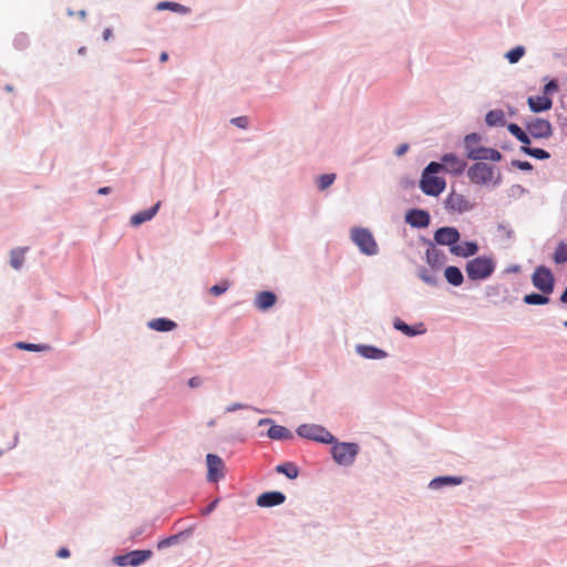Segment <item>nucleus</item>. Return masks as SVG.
Here are the masks:
<instances>
[{
	"instance_id": "nucleus-31",
	"label": "nucleus",
	"mask_w": 567,
	"mask_h": 567,
	"mask_svg": "<svg viewBox=\"0 0 567 567\" xmlns=\"http://www.w3.org/2000/svg\"><path fill=\"white\" fill-rule=\"evenodd\" d=\"M520 151L537 159H547L550 156L549 153L543 148H532L529 146H522Z\"/></svg>"
},
{
	"instance_id": "nucleus-52",
	"label": "nucleus",
	"mask_w": 567,
	"mask_h": 567,
	"mask_svg": "<svg viewBox=\"0 0 567 567\" xmlns=\"http://www.w3.org/2000/svg\"><path fill=\"white\" fill-rule=\"evenodd\" d=\"M172 539L171 538H167V539H163L158 543L157 547L158 548H164L166 546H168L171 544Z\"/></svg>"
},
{
	"instance_id": "nucleus-29",
	"label": "nucleus",
	"mask_w": 567,
	"mask_h": 567,
	"mask_svg": "<svg viewBox=\"0 0 567 567\" xmlns=\"http://www.w3.org/2000/svg\"><path fill=\"white\" fill-rule=\"evenodd\" d=\"M276 471L280 474L286 475L290 480L297 478L299 475V468L297 467L296 464H293L291 462H286V463L279 464L276 467Z\"/></svg>"
},
{
	"instance_id": "nucleus-18",
	"label": "nucleus",
	"mask_w": 567,
	"mask_h": 567,
	"mask_svg": "<svg viewBox=\"0 0 567 567\" xmlns=\"http://www.w3.org/2000/svg\"><path fill=\"white\" fill-rule=\"evenodd\" d=\"M277 297L271 291H261L257 295L255 305L258 309L265 311L276 303Z\"/></svg>"
},
{
	"instance_id": "nucleus-41",
	"label": "nucleus",
	"mask_w": 567,
	"mask_h": 567,
	"mask_svg": "<svg viewBox=\"0 0 567 567\" xmlns=\"http://www.w3.org/2000/svg\"><path fill=\"white\" fill-rule=\"evenodd\" d=\"M557 90H558V85H557L556 81L551 80L547 84H545V86L543 89V93H544V95L547 96L548 94L555 93Z\"/></svg>"
},
{
	"instance_id": "nucleus-56",
	"label": "nucleus",
	"mask_w": 567,
	"mask_h": 567,
	"mask_svg": "<svg viewBox=\"0 0 567 567\" xmlns=\"http://www.w3.org/2000/svg\"><path fill=\"white\" fill-rule=\"evenodd\" d=\"M168 60V54L166 52H162L159 55L161 62H166Z\"/></svg>"
},
{
	"instance_id": "nucleus-44",
	"label": "nucleus",
	"mask_w": 567,
	"mask_h": 567,
	"mask_svg": "<svg viewBox=\"0 0 567 567\" xmlns=\"http://www.w3.org/2000/svg\"><path fill=\"white\" fill-rule=\"evenodd\" d=\"M507 130H508V131H509V133H511L512 135H514L515 137H517V136L519 135V133H522V132H523V128H522L519 125L515 124V123H511V124H508V125H507Z\"/></svg>"
},
{
	"instance_id": "nucleus-17",
	"label": "nucleus",
	"mask_w": 567,
	"mask_h": 567,
	"mask_svg": "<svg viewBox=\"0 0 567 567\" xmlns=\"http://www.w3.org/2000/svg\"><path fill=\"white\" fill-rule=\"evenodd\" d=\"M161 203L157 202L153 207L138 212L131 217V224L133 226H140L141 224L151 220L157 213Z\"/></svg>"
},
{
	"instance_id": "nucleus-13",
	"label": "nucleus",
	"mask_w": 567,
	"mask_h": 567,
	"mask_svg": "<svg viewBox=\"0 0 567 567\" xmlns=\"http://www.w3.org/2000/svg\"><path fill=\"white\" fill-rule=\"evenodd\" d=\"M434 239L440 245L452 247L460 240V233L453 227H442L435 231Z\"/></svg>"
},
{
	"instance_id": "nucleus-6",
	"label": "nucleus",
	"mask_w": 567,
	"mask_h": 567,
	"mask_svg": "<svg viewBox=\"0 0 567 567\" xmlns=\"http://www.w3.org/2000/svg\"><path fill=\"white\" fill-rule=\"evenodd\" d=\"M358 452L359 446L355 443H337L331 449L333 460L340 465L352 464Z\"/></svg>"
},
{
	"instance_id": "nucleus-7",
	"label": "nucleus",
	"mask_w": 567,
	"mask_h": 567,
	"mask_svg": "<svg viewBox=\"0 0 567 567\" xmlns=\"http://www.w3.org/2000/svg\"><path fill=\"white\" fill-rule=\"evenodd\" d=\"M299 436L321 443H332L334 436L324 427L315 424H302L297 429Z\"/></svg>"
},
{
	"instance_id": "nucleus-39",
	"label": "nucleus",
	"mask_w": 567,
	"mask_h": 567,
	"mask_svg": "<svg viewBox=\"0 0 567 567\" xmlns=\"http://www.w3.org/2000/svg\"><path fill=\"white\" fill-rule=\"evenodd\" d=\"M157 9L158 10L169 9V10L176 11V12H186L187 11V9L184 6L176 3V2H167V1L159 2L157 4Z\"/></svg>"
},
{
	"instance_id": "nucleus-47",
	"label": "nucleus",
	"mask_w": 567,
	"mask_h": 567,
	"mask_svg": "<svg viewBox=\"0 0 567 567\" xmlns=\"http://www.w3.org/2000/svg\"><path fill=\"white\" fill-rule=\"evenodd\" d=\"M516 138L524 144L523 146H528V144L530 143L529 136L524 131L519 133V135Z\"/></svg>"
},
{
	"instance_id": "nucleus-38",
	"label": "nucleus",
	"mask_w": 567,
	"mask_h": 567,
	"mask_svg": "<svg viewBox=\"0 0 567 567\" xmlns=\"http://www.w3.org/2000/svg\"><path fill=\"white\" fill-rule=\"evenodd\" d=\"M420 278L429 285L435 286L437 284V277L434 271L427 269H421L419 272Z\"/></svg>"
},
{
	"instance_id": "nucleus-16",
	"label": "nucleus",
	"mask_w": 567,
	"mask_h": 567,
	"mask_svg": "<svg viewBox=\"0 0 567 567\" xmlns=\"http://www.w3.org/2000/svg\"><path fill=\"white\" fill-rule=\"evenodd\" d=\"M527 103H528L529 109L534 113H539V112L548 111L553 106L551 99L546 96V95H544V94L543 95H537V96H529L527 99Z\"/></svg>"
},
{
	"instance_id": "nucleus-10",
	"label": "nucleus",
	"mask_w": 567,
	"mask_h": 567,
	"mask_svg": "<svg viewBox=\"0 0 567 567\" xmlns=\"http://www.w3.org/2000/svg\"><path fill=\"white\" fill-rule=\"evenodd\" d=\"M445 207L447 210L462 214L471 210L474 204L465 195L451 192L445 199Z\"/></svg>"
},
{
	"instance_id": "nucleus-58",
	"label": "nucleus",
	"mask_w": 567,
	"mask_h": 567,
	"mask_svg": "<svg viewBox=\"0 0 567 567\" xmlns=\"http://www.w3.org/2000/svg\"><path fill=\"white\" fill-rule=\"evenodd\" d=\"M6 90H7V91H12V87H11L10 85H7V86H6Z\"/></svg>"
},
{
	"instance_id": "nucleus-40",
	"label": "nucleus",
	"mask_w": 567,
	"mask_h": 567,
	"mask_svg": "<svg viewBox=\"0 0 567 567\" xmlns=\"http://www.w3.org/2000/svg\"><path fill=\"white\" fill-rule=\"evenodd\" d=\"M230 287V284L228 280H223L220 284L218 285H214L213 287H210L209 289V292L213 295V296H220L223 295L224 292H226Z\"/></svg>"
},
{
	"instance_id": "nucleus-53",
	"label": "nucleus",
	"mask_w": 567,
	"mask_h": 567,
	"mask_svg": "<svg viewBox=\"0 0 567 567\" xmlns=\"http://www.w3.org/2000/svg\"><path fill=\"white\" fill-rule=\"evenodd\" d=\"M110 192H111V188H110V187H101V188L97 190V193H99L100 195H106V194H109Z\"/></svg>"
},
{
	"instance_id": "nucleus-28",
	"label": "nucleus",
	"mask_w": 567,
	"mask_h": 567,
	"mask_svg": "<svg viewBox=\"0 0 567 567\" xmlns=\"http://www.w3.org/2000/svg\"><path fill=\"white\" fill-rule=\"evenodd\" d=\"M28 248H14L10 252V265L14 269H20L24 261V255L27 252Z\"/></svg>"
},
{
	"instance_id": "nucleus-20",
	"label": "nucleus",
	"mask_w": 567,
	"mask_h": 567,
	"mask_svg": "<svg viewBox=\"0 0 567 567\" xmlns=\"http://www.w3.org/2000/svg\"><path fill=\"white\" fill-rule=\"evenodd\" d=\"M408 223L414 227H426L430 224V215L424 210H412L408 217Z\"/></svg>"
},
{
	"instance_id": "nucleus-23",
	"label": "nucleus",
	"mask_w": 567,
	"mask_h": 567,
	"mask_svg": "<svg viewBox=\"0 0 567 567\" xmlns=\"http://www.w3.org/2000/svg\"><path fill=\"white\" fill-rule=\"evenodd\" d=\"M444 277L449 284L457 287L463 284L464 277L462 271L455 266H449L444 270Z\"/></svg>"
},
{
	"instance_id": "nucleus-36",
	"label": "nucleus",
	"mask_w": 567,
	"mask_h": 567,
	"mask_svg": "<svg viewBox=\"0 0 567 567\" xmlns=\"http://www.w3.org/2000/svg\"><path fill=\"white\" fill-rule=\"evenodd\" d=\"M524 53L525 49L523 47H516L506 53V58L511 63H516L522 59Z\"/></svg>"
},
{
	"instance_id": "nucleus-12",
	"label": "nucleus",
	"mask_w": 567,
	"mask_h": 567,
	"mask_svg": "<svg viewBox=\"0 0 567 567\" xmlns=\"http://www.w3.org/2000/svg\"><path fill=\"white\" fill-rule=\"evenodd\" d=\"M207 480L209 482H217L224 476L225 464L223 460L215 454H207Z\"/></svg>"
},
{
	"instance_id": "nucleus-42",
	"label": "nucleus",
	"mask_w": 567,
	"mask_h": 567,
	"mask_svg": "<svg viewBox=\"0 0 567 567\" xmlns=\"http://www.w3.org/2000/svg\"><path fill=\"white\" fill-rule=\"evenodd\" d=\"M231 123L240 128H246L249 124V120L247 116H238V117H234L231 120Z\"/></svg>"
},
{
	"instance_id": "nucleus-57",
	"label": "nucleus",
	"mask_w": 567,
	"mask_h": 567,
	"mask_svg": "<svg viewBox=\"0 0 567 567\" xmlns=\"http://www.w3.org/2000/svg\"><path fill=\"white\" fill-rule=\"evenodd\" d=\"M269 422H270V420H268V419H264V420H260V421H259V424H260V425H262V424H265V423H269Z\"/></svg>"
},
{
	"instance_id": "nucleus-11",
	"label": "nucleus",
	"mask_w": 567,
	"mask_h": 567,
	"mask_svg": "<svg viewBox=\"0 0 567 567\" xmlns=\"http://www.w3.org/2000/svg\"><path fill=\"white\" fill-rule=\"evenodd\" d=\"M526 130L534 138H548L553 134V126L549 121L533 118L526 123Z\"/></svg>"
},
{
	"instance_id": "nucleus-9",
	"label": "nucleus",
	"mask_w": 567,
	"mask_h": 567,
	"mask_svg": "<svg viewBox=\"0 0 567 567\" xmlns=\"http://www.w3.org/2000/svg\"><path fill=\"white\" fill-rule=\"evenodd\" d=\"M441 172H445L451 175L458 176L463 174L466 168V162L453 153L445 154L441 157L439 163Z\"/></svg>"
},
{
	"instance_id": "nucleus-30",
	"label": "nucleus",
	"mask_w": 567,
	"mask_h": 567,
	"mask_svg": "<svg viewBox=\"0 0 567 567\" xmlns=\"http://www.w3.org/2000/svg\"><path fill=\"white\" fill-rule=\"evenodd\" d=\"M553 259L557 265L567 262V243L557 245Z\"/></svg>"
},
{
	"instance_id": "nucleus-26",
	"label": "nucleus",
	"mask_w": 567,
	"mask_h": 567,
	"mask_svg": "<svg viewBox=\"0 0 567 567\" xmlns=\"http://www.w3.org/2000/svg\"><path fill=\"white\" fill-rule=\"evenodd\" d=\"M485 122L489 126H503L505 124V114L502 110H492L486 114Z\"/></svg>"
},
{
	"instance_id": "nucleus-2",
	"label": "nucleus",
	"mask_w": 567,
	"mask_h": 567,
	"mask_svg": "<svg viewBox=\"0 0 567 567\" xmlns=\"http://www.w3.org/2000/svg\"><path fill=\"white\" fill-rule=\"evenodd\" d=\"M495 270V262L491 257L480 256L467 261L465 271L471 280L487 279Z\"/></svg>"
},
{
	"instance_id": "nucleus-32",
	"label": "nucleus",
	"mask_w": 567,
	"mask_h": 567,
	"mask_svg": "<svg viewBox=\"0 0 567 567\" xmlns=\"http://www.w3.org/2000/svg\"><path fill=\"white\" fill-rule=\"evenodd\" d=\"M524 302L527 305H546L549 302V298L546 295L533 292L524 297Z\"/></svg>"
},
{
	"instance_id": "nucleus-27",
	"label": "nucleus",
	"mask_w": 567,
	"mask_h": 567,
	"mask_svg": "<svg viewBox=\"0 0 567 567\" xmlns=\"http://www.w3.org/2000/svg\"><path fill=\"white\" fill-rule=\"evenodd\" d=\"M268 436L272 440H285L290 439L292 434L282 425H271L268 430Z\"/></svg>"
},
{
	"instance_id": "nucleus-59",
	"label": "nucleus",
	"mask_w": 567,
	"mask_h": 567,
	"mask_svg": "<svg viewBox=\"0 0 567 567\" xmlns=\"http://www.w3.org/2000/svg\"><path fill=\"white\" fill-rule=\"evenodd\" d=\"M564 326L567 328V320L564 322Z\"/></svg>"
},
{
	"instance_id": "nucleus-21",
	"label": "nucleus",
	"mask_w": 567,
	"mask_h": 567,
	"mask_svg": "<svg viewBox=\"0 0 567 567\" xmlns=\"http://www.w3.org/2000/svg\"><path fill=\"white\" fill-rule=\"evenodd\" d=\"M426 261L432 268H441L445 262V255L436 248L426 250Z\"/></svg>"
},
{
	"instance_id": "nucleus-3",
	"label": "nucleus",
	"mask_w": 567,
	"mask_h": 567,
	"mask_svg": "<svg viewBox=\"0 0 567 567\" xmlns=\"http://www.w3.org/2000/svg\"><path fill=\"white\" fill-rule=\"evenodd\" d=\"M467 177L476 185H486L491 182L497 184L501 178L499 174H497L495 178L494 167L483 162L471 165L467 169Z\"/></svg>"
},
{
	"instance_id": "nucleus-45",
	"label": "nucleus",
	"mask_w": 567,
	"mask_h": 567,
	"mask_svg": "<svg viewBox=\"0 0 567 567\" xmlns=\"http://www.w3.org/2000/svg\"><path fill=\"white\" fill-rule=\"evenodd\" d=\"M219 499L216 498L215 501H213L207 507H205L203 511H202V514L203 515H208L210 514L217 506Z\"/></svg>"
},
{
	"instance_id": "nucleus-35",
	"label": "nucleus",
	"mask_w": 567,
	"mask_h": 567,
	"mask_svg": "<svg viewBox=\"0 0 567 567\" xmlns=\"http://www.w3.org/2000/svg\"><path fill=\"white\" fill-rule=\"evenodd\" d=\"M16 347L21 350L35 351V352L45 351L49 349V347L47 344L27 343V342H22V341L17 342Z\"/></svg>"
},
{
	"instance_id": "nucleus-4",
	"label": "nucleus",
	"mask_w": 567,
	"mask_h": 567,
	"mask_svg": "<svg viewBox=\"0 0 567 567\" xmlns=\"http://www.w3.org/2000/svg\"><path fill=\"white\" fill-rule=\"evenodd\" d=\"M351 239L364 255L372 256L378 252V244L372 233L367 228H352Z\"/></svg>"
},
{
	"instance_id": "nucleus-50",
	"label": "nucleus",
	"mask_w": 567,
	"mask_h": 567,
	"mask_svg": "<svg viewBox=\"0 0 567 567\" xmlns=\"http://www.w3.org/2000/svg\"><path fill=\"white\" fill-rule=\"evenodd\" d=\"M56 555L60 558H68L70 557V550L68 548H60Z\"/></svg>"
},
{
	"instance_id": "nucleus-33",
	"label": "nucleus",
	"mask_w": 567,
	"mask_h": 567,
	"mask_svg": "<svg viewBox=\"0 0 567 567\" xmlns=\"http://www.w3.org/2000/svg\"><path fill=\"white\" fill-rule=\"evenodd\" d=\"M480 143V136L476 133H472L465 136L464 138V147L466 152V156L468 157L471 150H477Z\"/></svg>"
},
{
	"instance_id": "nucleus-51",
	"label": "nucleus",
	"mask_w": 567,
	"mask_h": 567,
	"mask_svg": "<svg viewBox=\"0 0 567 567\" xmlns=\"http://www.w3.org/2000/svg\"><path fill=\"white\" fill-rule=\"evenodd\" d=\"M200 383H202V380L197 377H194L188 381V384L190 388L198 386V385H200Z\"/></svg>"
},
{
	"instance_id": "nucleus-34",
	"label": "nucleus",
	"mask_w": 567,
	"mask_h": 567,
	"mask_svg": "<svg viewBox=\"0 0 567 567\" xmlns=\"http://www.w3.org/2000/svg\"><path fill=\"white\" fill-rule=\"evenodd\" d=\"M360 353L369 359H381L385 357V352L374 347H362Z\"/></svg>"
},
{
	"instance_id": "nucleus-43",
	"label": "nucleus",
	"mask_w": 567,
	"mask_h": 567,
	"mask_svg": "<svg viewBox=\"0 0 567 567\" xmlns=\"http://www.w3.org/2000/svg\"><path fill=\"white\" fill-rule=\"evenodd\" d=\"M513 165L520 171H532L533 169V165L526 161H514Z\"/></svg>"
},
{
	"instance_id": "nucleus-46",
	"label": "nucleus",
	"mask_w": 567,
	"mask_h": 567,
	"mask_svg": "<svg viewBox=\"0 0 567 567\" xmlns=\"http://www.w3.org/2000/svg\"><path fill=\"white\" fill-rule=\"evenodd\" d=\"M516 138L524 144L523 146H528V144L530 143L529 136L524 131L519 133V135Z\"/></svg>"
},
{
	"instance_id": "nucleus-55",
	"label": "nucleus",
	"mask_w": 567,
	"mask_h": 567,
	"mask_svg": "<svg viewBox=\"0 0 567 567\" xmlns=\"http://www.w3.org/2000/svg\"><path fill=\"white\" fill-rule=\"evenodd\" d=\"M560 301L563 303H567V286H566V289L565 291L563 292V295L560 296Z\"/></svg>"
},
{
	"instance_id": "nucleus-54",
	"label": "nucleus",
	"mask_w": 567,
	"mask_h": 567,
	"mask_svg": "<svg viewBox=\"0 0 567 567\" xmlns=\"http://www.w3.org/2000/svg\"><path fill=\"white\" fill-rule=\"evenodd\" d=\"M112 35V31L110 29H105L103 32V39L109 40Z\"/></svg>"
},
{
	"instance_id": "nucleus-1",
	"label": "nucleus",
	"mask_w": 567,
	"mask_h": 567,
	"mask_svg": "<svg viewBox=\"0 0 567 567\" xmlns=\"http://www.w3.org/2000/svg\"><path fill=\"white\" fill-rule=\"evenodd\" d=\"M441 172L437 162H431L424 169L420 179L421 190L430 196H439L446 187L443 177L436 176Z\"/></svg>"
},
{
	"instance_id": "nucleus-14",
	"label": "nucleus",
	"mask_w": 567,
	"mask_h": 567,
	"mask_svg": "<svg viewBox=\"0 0 567 567\" xmlns=\"http://www.w3.org/2000/svg\"><path fill=\"white\" fill-rule=\"evenodd\" d=\"M468 158L473 161L499 162L502 154L497 150L480 146L477 150L470 151Z\"/></svg>"
},
{
	"instance_id": "nucleus-37",
	"label": "nucleus",
	"mask_w": 567,
	"mask_h": 567,
	"mask_svg": "<svg viewBox=\"0 0 567 567\" xmlns=\"http://www.w3.org/2000/svg\"><path fill=\"white\" fill-rule=\"evenodd\" d=\"M336 179V174H324L318 179V187L320 190H324L330 187Z\"/></svg>"
},
{
	"instance_id": "nucleus-15",
	"label": "nucleus",
	"mask_w": 567,
	"mask_h": 567,
	"mask_svg": "<svg viewBox=\"0 0 567 567\" xmlns=\"http://www.w3.org/2000/svg\"><path fill=\"white\" fill-rule=\"evenodd\" d=\"M286 496L281 492H266L258 496L257 505L260 507H271L285 502Z\"/></svg>"
},
{
	"instance_id": "nucleus-5",
	"label": "nucleus",
	"mask_w": 567,
	"mask_h": 567,
	"mask_svg": "<svg viewBox=\"0 0 567 567\" xmlns=\"http://www.w3.org/2000/svg\"><path fill=\"white\" fill-rule=\"evenodd\" d=\"M532 282L535 288L544 295H549L554 290L555 279L551 270L545 266H538L532 275Z\"/></svg>"
},
{
	"instance_id": "nucleus-24",
	"label": "nucleus",
	"mask_w": 567,
	"mask_h": 567,
	"mask_svg": "<svg viewBox=\"0 0 567 567\" xmlns=\"http://www.w3.org/2000/svg\"><path fill=\"white\" fill-rule=\"evenodd\" d=\"M148 327L156 331H171L176 327V323L169 319L157 318L148 322Z\"/></svg>"
},
{
	"instance_id": "nucleus-8",
	"label": "nucleus",
	"mask_w": 567,
	"mask_h": 567,
	"mask_svg": "<svg viewBox=\"0 0 567 567\" xmlns=\"http://www.w3.org/2000/svg\"><path fill=\"white\" fill-rule=\"evenodd\" d=\"M153 556L150 549L132 550L125 555L114 557V563L117 566H133L137 567L148 560Z\"/></svg>"
},
{
	"instance_id": "nucleus-22",
	"label": "nucleus",
	"mask_w": 567,
	"mask_h": 567,
	"mask_svg": "<svg viewBox=\"0 0 567 567\" xmlns=\"http://www.w3.org/2000/svg\"><path fill=\"white\" fill-rule=\"evenodd\" d=\"M393 326L396 330L403 332L405 336L409 337H414L425 331L422 323L419 324L417 327H411L403 322L401 319H395Z\"/></svg>"
},
{
	"instance_id": "nucleus-49",
	"label": "nucleus",
	"mask_w": 567,
	"mask_h": 567,
	"mask_svg": "<svg viewBox=\"0 0 567 567\" xmlns=\"http://www.w3.org/2000/svg\"><path fill=\"white\" fill-rule=\"evenodd\" d=\"M244 408H245V405L241 403H234L226 408V412H234L236 410L244 409Z\"/></svg>"
},
{
	"instance_id": "nucleus-25",
	"label": "nucleus",
	"mask_w": 567,
	"mask_h": 567,
	"mask_svg": "<svg viewBox=\"0 0 567 567\" xmlns=\"http://www.w3.org/2000/svg\"><path fill=\"white\" fill-rule=\"evenodd\" d=\"M462 482L463 478L458 476H440L431 481L430 487L440 488L445 485H458Z\"/></svg>"
},
{
	"instance_id": "nucleus-19",
	"label": "nucleus",
	"mask_w": 567,
	"mask_h": 567,
	"mask_svg": "<svg viewBox=\"0 0 567 567\" xmlns=\"http://www.w3.org/2000/svg\"><path fill=\"white\" fill-rule=\"evenodd\" d=\"M478 246L474 241H466L451 247V251L461 257H470L477 252Z\"/></svg>"
},
{
	"instance_id": "nucleus-48",
	"label": "nucleus",
	"mask_w": 567,
	"mask_h": 567,
	"mask_svg": "<svg viewBox=\"0 0 567 567\" xmlns=\"http://www.w3.org/2000/svg\"><path fill=\"white\" fill-rule=\"evenodd\" d=\"M408 150H409V145H408V144H402V145H400V146L396 148L395 154H396L398 156H402L403 154H405V153H406V151H408Z\"/></svg>"
}]
</instances>
